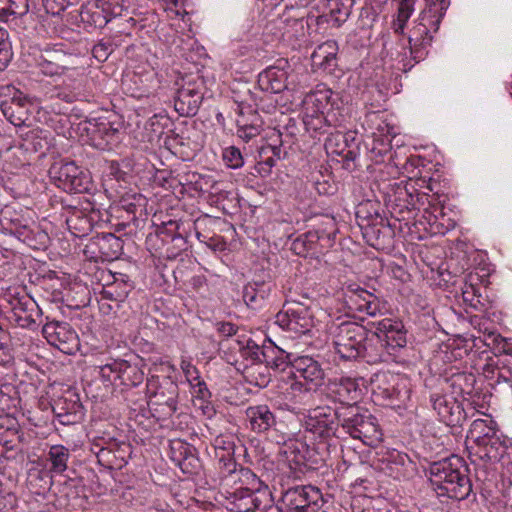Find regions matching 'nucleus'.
I'll use <instances>...</instances> for the list:
<instances>
[{"instance_id": "obj_1", "label": "nucleus", "mask_w": 512, "mask_h": 512, "mask_svg": "<svg viewBox=\"0 0 512 512\" xmlns=\"http://www.w3.org/2000/svg\"><path fill=\"white\" fill-rule=\"evenodd\" d=\"M468 466L462 457L451 455L429 466L430 481L438 496L464 500L472 492Z\"/></svg>"}, {"instance_id": "obj_2", "label": "nucleus", "mask_w": 512, "mask_h": 512, "mask_svg": "<svg viewBox=\"0 0 512 512\" xmlns=\"http://www.w3.org/2000/svg\"><path fill=\"white\" fill-rule=\"evenodd\" d=\"M377 341V333H370L357 322H342L333 336L336 353L346 361L364 359L367 363H377L379 354L370 353L369 347Z\"/></svg>"}, {"instance_id": "obj_3", "label": "nucleus", "mask_w": 512, "mask_h": 512, "mask_svg": "<svg viewBox=\"0 0 512 512\" xmlns=\"http://www.w3.org/2000/svg\"><path fill=\"white\" fill-rule=\"evenodd\" d=\"M239 480L242 484L231 493L232 504L237 512H266L273 506L274 500L269 487L265 485L249 468H240Z\"/></svg>"}, {"instance_id": "obj_4", "label": "nucleus", "mask_w": 512, "mask_h": 512, "mask_svg": "<svg viewBox=\"0 0 512 512\" xmlns=\"http://www.w3.org/2000/svg\"><path fill=\"white\" fill-rule=\"evenodd\" d=\"M342 432L371 447L382 440L376 417L357 404L341 406L340 434Z\"/></svg>"}, {"instance_id": "obj_5", "label": "nucleus", "mask_w": 512, "mask_h": 512, "mask_svg": "<svg viewBox=\"0 0 512 512\" xmlns=\"http://www.w3.org/2000/svg\"><path fill=\"white\" fill-rule=\"evenodd\" d=\"M147 405L158 421L169 419L176 411L179 387L171 377L151 376L146 383Z\"/></svg>"}, {"instance_id": "obj_6", "label": "nucleus", "mask_w": 512, "mask_h": 512, "mask_svg": "<svg viewBox=\"0 0 512 512\" xmlns=\"http://www.w3.org/2000/svg\"><path fill=\"white\" fill-rule=\"evenodd\" d=\"M325 501L319 488L301 485L286 490L281 497L280 512H319Z\"/></svg>"}, {"instance_id": "obj_7", "label": "nucleus", "mask_w": 512, "mask_h": 512, "mask_svg": "<svg viewBox=\"0 0 512 512\" xmlns=\"http://www.w3.org/2000/svg\"><path fill=\"white\" fill-rule=\"evenodd\" d=\"M49 174L55 184L66 192L84 193L92 186L89 173L74 162L55 163Z\"/></svg>"}, {"instance_id": "obj_8", "label": "nucleus", "mask_w": 512, "mask_h": 512, "mask_svg": "<svg viewBox=\"0 0 512 512\" xmlns=\"http://www.w3.org/2000/svg\"><path fill=\"white\" fill-rule=\"evenodd\" d=\"M341 407L317 406L309 411L305 428L319 438L340 437Z\"/></svg>"}, {"instance_id": "obj_9", "label": "nucleus", "mask_w": 512, "mask_h": 512, "mask_svg": "<svg viewBox=\"0 0 512 512\" xmlns=\"http://www.w3.org/2000/svg\"><path fill=\"white\" fill-rule=\"evenodd\" d=\"M99 375L103 381L122 385L125 387H136L144 380V372L138 363H131L128 360L117 359L99 367Z\"/></svg>"}, {"instance_id": "obj_10", "label": "nucleus", "mask_w": 512, "mask_h": 512, "mask_svg": "<svg viewBox=\"0 0 512 512\" xmlns=\"http://www.w3.org/2000/svg\"><path fill=\"white\" fill-rule=\"evenodd\" d=\"M204 82L199 77L183 79L174 98V107L183 117L197 114L204 97Z\"/></svg>"}, {"instance_id": "obj_11", "label": "nucleus", "mask_w": 512, "mask_h": 512, "mask_svg": "<svg viewBox=\"0 0 512 512\" xmlns=\"http://www.w3.org/2000/svg\"><path fill=\"white\" fill-rule=\"evenodd\" d=\"M42 334L49 344L58 348L63 353L71 354L78 348V335L67 322L47 321L43 325Z\"/></svg>"}, {"instance_id": "obj_12", "label": "nucleus", "mask_w": 512, "mask_h": 512, "mask_svg": "<svg viewBox=\"0 0 512 512\" xmlns=\"http://www.w3.org/2000/svg\"><path fill=\"white\" fill-rule=\"evenodd\" d=\"M433 20L435 18L429 15L428 12L422 11L418 23L410 30L408 36L410 53L417 62L424 59L427 54L425 49L431 45L433 40V36L430 33L431 29L436 32Z\"/></svg>"}, {"instance_id": "obj_13", "label": "nucleus", "mask_w": 512, "mask_h": 512, "mask_svg": "<svg viewBox=\"0 0 512 512\" xmlns=\"http://www.w3.org/2000/svg\"><path fill=\"white\" fill-rule=\"evenodd\" d=\"M52 411L63 425L79 423L85 415L80 396L73 389L66 390L60 397L54 400Z\"/></svg>"}, {"instance_id": "obj_14", "label": "nucleus", "mask_w": 512, "mask_h": 512, "mask_svg": "<svg viewBox=\"0 0 512 512\" xmlns=\"http://www.w3.org/2000/svg\"><path fill=\"white\" fill-rule=\"evenodd\" d=\"M237 103V135L245 142L260 135L263 130V120L247 99L235 101Z\"/></svg>"}, {"instance_id": "obj_15", "label": "nucleus", "mask_w": 512, "mask_h": 512, "mask_svg": "<svg viewBox=\"0 0 512 512\" xmlns=\"http://www.w3.org/2000/svg\"><path fill=\"white\" fill-rule=\"evenodd\" d=\"M284 312L278 315V321L288 330L305 334L313 325L312 315L308 306L294 300L283 305Z\"/></svg>"}, {"instance_id": "obj_16", "label": "nucleus", "mask_w": 512, "mask_h": 512, "mask_svg": "<svg viewBox=\"0 0 512 512\" xmlns=\"http://www.w3.org/2000/svg\"><path fill=\"white\" fill-rule=\"evenodd\" d=\"M430 402L433 409L439 415L440 420L447 426H462L466 421V412L461 403L456 399L440 393H432L430 395Z\"/></svg>"}, {"instance_id": "obj_17", "label": "nucleus", "mask_w": 512, "mask_h": 512, "mask_svg": "<svg viewBox=\"0 0 512 512\" xmlns=\"http://www.w3.org/2000/svg\"><path fill=\"white\" fill-rule=\"evenodd\" d=\"M359 380L362 379L344 376L330 380L327 384L328 397L342 406L356 404L357 400L361 397Z\"/></svg>"}, {"instance_id": "obj_18", "label": "nucleus", "mask_w": 512, "mask_h": 512, "mask_svg": "<svg viewBox=\"0 0 512 512\" xmlns=\"http://www.w3.org/2000/svg\"><path fill=\"white\" fill-rule=\"evenodd\" d=\"M1 225L10 234L17 237L20 241L32 248H38V245H45L48 235L40 231L37 227L33 229L19 218H8L6 215L1 220Z\"/></svg>"}, {"instance_id": "obj_19", "label": "nucleus", "mask_w": 512, "mask_h": 512, "mask_svg": "<svg viewBox=\"0 0 512 512\" xmlns=\"http://www.w3.org/2000/svg\"><path fill=\"white\" fill-rule=\"evenodd\" d=\"M367 224L362 225V234L368 245L375 249H383L393 237V230L389 224L385 225V219L375 213V216L366 217Z\"/></svg>"}, {"instance_id": "obj_20", "label": "nucleus", "mask_w": 512, "mask_h": 512, "mask_svg": "<svg viewBox=\"0 0 512 512\" xmlns=\"http://www.w3.org/2000/svg\"><path fill=\"white\" fill-rule=\"evenodd\" d=\"M508 448L509 445L506 437L497 432L490 436V438L486 437L477 446H471V454L484 462H498L507 453Z\"/></svg>"}, {"instance_id": "obj_21", "label": "nucleus", "mask_w": 512, "mask_h": 512, "mask_svg": "<svg viewBox=\"0 0 512 512\" xmlns=\"http://www.w3.org/2000/svg\"><path fill=\"white\" fill-rule=\"evenodd\" d=\"M11 309L15 321L23 328L35 329L42 317V310L37 302L29 296L15 299Z\"/></svg>"}, {"instance_id": "obj_22", "label": "nucleus", "mask_w": 512, "mask_h": 512, "mask_svg": "<svg viewBox=\"0 0 512 512\" xmlns=\"http://www.w3.org/2000/svg\"><path fill=\"white\" fill-rule=\"evenodd\" d=\"M392 193H387L385 203L392 217L398 221L408 220L413 214V203L407 200L409 197V189L406 185L395 183Z\"/></svg>"}, {"instance_id": "obj_23", "label": "nucleus", "mask_w": 512, "mask_h": 512, "mask_svg": "<svg viewBox=\"0 0 512 512\" xmlns=\"http://www.w3.org/2000/svg\"><path fill=\"white\" fill-rule=\"evenodd\" d=\"M171 460L184 474H197L200 460L195 455V448L182 441H173L170 446Z\"/></svg>"}, {"instance_id": "obj_24", "label": "nucleus", "mask_w": 512, "mask_h": 512, "mask_svg": "<svg viewBox=\"0 0 512 512\" xmlns=\"http://www.w3.org/2000/svg\"><path fill=\"white\" fill-rule=\"evenodd\" d=\"M245 415L250 430L257 434L266 433L277 424L274 412L266 404L247 407Z\"/></svg>"}, {"instance_id": "obj_25", "label": "nucleus", "mask_w": 512, "mask_h": 512, "mask_svg": "<svg viewBox=\"0 0 512 512\" xmlns=\"http://www.w3.org/2000/svg\"><path fill=\"white\" fill-rule=\"evenodd\" d=\"M353 4V0H330L329 14H323L317 17L313 15L308 16L306 24L307 26H310L313 23H316V25H323L324 23L332 22L334 26L339 27L341 24L346 22L350 16Z\"/></svg>"}, {"instance_id": "obj_26", "label": "nucleus", "mask_w": 512, "mask_h": 512, "mask_svg": "<svg viewBox=\"0 0 512 512\" xmlns=\"http://www.w3.org/2000/svg\"><path fill=\"white\" fill-rule=\"evenodd\" d=\"M287 72L284 67L275 65L268 67L258 75L260 93L278 94L286 89Z\"/></svg>"}, {"instance_id": "obj_27", "label": "nucleus", "mask_w": 512, "mask_h": 512, "mask_svg": "<svg viewBox=\"0 0 512 512\" xmlns=\"http://www.w3.org/2000/svg\"><path fill=\"white\" fill-rule=\"evenodd\" d=\"M332 229H314L302 234V239L311 254L323 253L324 251L331 248L334 244L336 237L335 224L329 222Z\"/></svg>"}, {"instance_id": "obj_28", "label": "nucleus", "mask_w": 512, "mask_h": 512, "mask_svg": "<svg viewBox=\"0 0 512 512\" xmlns=\"http://www.w3.org/2000/svg\"><path fill=\"white\" fill-rule=\"evenodd\" d=\"M132 454V446L128 444L118 445L109 450H97L98 463L110 470L122 469L130 459Z\"/></svg>"}, {"instance_id": "obj_29", "label": "nucleus", "mask_w": 512, "mask_h": 512, "mask_svg": "<svg viewBox=\"0 0 512 512\" xmlns=\"http://www.w3.org/2000/svg\"><path fill=\"white\" fill-rule=\"evenodd\" d=\"M114 280L102 287L100 296L113 302H124L134 285L126 274L118 273L113 275Z\"/></svg>"}, {"instance_id": "obj_30", "label": "nucleus", "mask_w": 512, "mask_h": 512, "mask_svg": "<svg viewBox=\"0 0 512 512\" xmlns=\"http://www.w3.org/2000/svg\"><path fill=\"white\" fill-rule=\"evenodd\" d=\"M92 144L99 148L105 149L109 144L117 138L118 129L114 128L110 122H88L85 127Z\"/></svg>"}, {"instance_id": "obj_31", "label": "nucleus", "mask_w": 512, "mask_h": 512, "mask_svg": "<svg viewBox=\"0 0 512 512\" xmlns=\"http://www.w3.org/2000/svg\"><path fill=\"white\" fill-rule=\"evenodd\" d=\"M292 369L295 371V377L303 378L315 384H318L324 378V370L321 365L309 356L293 358Z\"/></svg>"}, {"instance_id": "obj_32", "label": "nucleus", "mask_w": 512, "mask_h": 512, "mask_svg": "<svg viewBox=\"0 0 512 512\" xmlns=\"http://www.w3.org/2000/svg\"><path fill=\"white\" fill-rule=\"evenodd\" d=\"M93 245L98 248L100 257L104 261L116 260L123 250V241L112 233H102L93 240Z\"/></svg>"}, {"instance_id": "obj_33", "label": "nucleus", "mask_w": 512, "mask_h": 512, "mask_svg": "<svg viewBox=\"0 0 512 512\" xmlns=\"http://www.w3.org/2000/svg\"><path fill=\"white\" fill-rule=\"evenodd\" d=\"M338 45L334 40H328L316 47L311 55L314 66L332 72L337 66Z\"/></svg>"}, {"instance_id": "obj_34", "label": "nucleus", "mask_w": 512, "mask_h": 512, "mask_svg": "<svg viewBox=\"0 0 512 512\" xmlns=\"http://www.w3.org/2000/svg\"><path fill=\"white\" fill-rule=\"evenodd\" d=\"M344 122V115L337 109L330 108L326 114L315 118L308 117L304 123L307 131L327 133L329 128L341 127Z\"/></svg>"}, {"instance_id": "obj_35", "label": "nucleus", "mask_w": 512, "mask_h": 512, "mask_svg": "<svg viewBox=\"0 0 512 512\" xmlns=\"http://www.w3.org/2000/svg\"><path fill=\"white\" fill-rule=\"evenodd\" d=\"M71 458L70 450L64 445H52L45 454L47 471L52 474H63L68 468Z\"/></svg>"}, {"instance_id": "obj_36", "label": "nucleus", "mask_w": 512, "mask_h": 512, "mask_svg": "<svg viewBox=\"0 0 512 512\" xmlns=\"http://www.w3.org/2000/svg\"><path fill=\"white\" fill-rule=\"evenodd\" d=\"M270 291V284L265 282H249L243 288L242 297L248 307L259 309L263 306Z\"/></svg>"}, {"instance_id": "obj_37", "label": "nucleus", "mask_w": 512, "mask_h": 512, "mask_svg": "<svg viewBox=\"0 0 512 512\" xmlns=\"http://www.w3.org/2000/svg\"><path fill=\"white\" fill-rule=\"evenodd\" d=\"M79 16L84 24L94 28H103L110 21L108 10L104 5L100 7L97 3L82 5Z\"/></svg>"}, {"instance_id": "obj_38", "label": "nucleus", "mask_w": 512, "mask_h": 512, "mask_svg": "<svg viewBox=\"0 0 512 512\" xmlns=\"http://www.w3.org/2000/svg\"><path fill=\"white\" fill-rule=\"evenodd\" d=\"M384 339L388 347L392 349L402 348L406 345V331L402 322L385 320L381 323Z\"/></svg>"}, {"instance_id": "obj_39", "label": "nucleus", "mask_w": 512, "mask_h": 512, "mask_svg": "<svg viewBox=\"0 0 512 512\" xmlns=\"http://www.w3.org/2000/svg\"><path fill=\"white\" fill-rule=\"evenodd\" d=\"M264 363L275 371H285L288 367L292 368L293 359L291 354L286 353L281 348L277 347L274 343L270 342L265 346Z\"/></svg>"}, {"instance_id": "obj_40", "label": "nucleus", "mask_w": 512, "mask_h": 512, "mask_svg": "<svg viewBox=\"0 0 512 512\" xmlns=\"http://www.w3.org/2000/svg\"><path fill=\"white\" fill-rule=\"evenodd\" d=\"M245 381L259 388H265L271 382L270 368L266 363L251 364L244 368Z\"/></svg>"}, {"instance_id": "obj_41", "label": "nucleus", "mask_w": 512, "mask_h": 512, "mask_svg": "<svg viewBox=\"0 0 512 512\" xmlns=\"http://www.w3.org/2000/svg\"><path fill=\"white\" fill-rule=\"evenodd\" d=\"M70 215L66 218V224L75 236H85L92 230L91 220L76 206H67Z\"/></svg>"}, {"instance_id": "obj_42", "label": "nucleus", "mask_w": 512, "mask_h": 512, "mask_svg": "<svg viewBox=\"0 0 512 512\" xmlns=\"http://www.w3.org/2000/svg\"><path fill=\"white\" fill-rule=\"evenodd\" d=\"M492 420L476 419L472 422L467 435V441H472L474 446L499 432L493 425Z\"/></svg>"}, {"instance_id": "obj_43", "label": "nucleus", "mask_w": 512, "mask_h": 512, "mask_svg": "<svg viewBox=\"0 0 512 512\" xmlns=\"http://www.w3.org/2000/svg\"><path fill=\"white\" fill-rule=\"evenodd\" d=\"M413 467L414 463L407 454L398 451H393L389 454L388 468L394 478L400 479L405 477Z\"/></svg>"}, {"instance_id": "obj_44", "label": "nucleus", "mask_w": 512, "mask_h": 512, "mask_svg": "<svg viewBox=\"0 0 512 512\" xmlns=\"http://www.w3.org/2000/svg\"><path fill=\"white\" fill-rule=\"evenodd\" d=\"M332 95L333 92L330 89H317L305 96L303 105H308L309 107H313L318 111H327L330 108H333V104L331 103Z\"/></svg>"}, {"instance_id": "obj_45", "label": "nucleus", "mask_w": 512, "mask_h": 512, "mask_svg": "<svg viewBox=\"0 0 512 512\" xmlns=\"http://www.w3.org/2000/svg\"><path fill=\"white\" fill-rule=\"evenodd\" d=\"M414 5L415 0H400L397 19L393 23L395 33L404 34L406 23L414 11Z\"/></svg>"}, {"instance_id": "obj_46", "label": "nucleus", "mask_w": 512, "mask_h": 512, "mask_svg": "<svg viewBox=\"0 0 512 512\" xmlns=\"http://www.w3.org/2000/svg\"><path fill=\"white\" fill-rule=\"evenodd\" d=\"M26 149H32L34 152L45 154L49 149V140L42 130H32L25 139Z\"/></svg>"}, {"instance_id": "obj_47", "label": "nucleus", "mask_w": 512, "mask_h": 512, "mask_svg": "<svg viewBox=\"0 0 512 512\" xmlns=\"http://www.w3.org/2000/svg\"><path fill=\"white\" fill-rule=\"evenodd\" d=\"M4 6L0 8V17L6 15L23 16L29 10L28 0H0Z\"/></svg>"}, {"instance_id": "obj_48", "label": "nucleus", "mask_w": 512, "mask_h": 512, "mask_svg": "<svg viewBox=\"0 0 512 512\" xmlns=\"http://www.w3.org/2000/svg\"><path fill=\"white\" fill-rule=\"evenodd\" d=\"M13 57L12 45L9 33L0 27V70H4Z\"/></svg>"}, {"instance_id": "obj_49", "label": "nucleus", "mask_w": 512, "mask_h": 512, "mask_svg": "<svg viewBox=\"0 0 512 512\" xmlns=\"http://www.w3.org/2000/svg\"><path fill=\"white\" fill-rule=\"evenodd\" d=\"M250 100L253 102L252 105L255 106L256 109H261L267 113H270L272 110L276 109L277 101L273 98V94L262 93L260 95L258 92L248 91Z\"/></svg>"}, {"instance_id": "obj_50", "label": "nucleus", "mask_w": 512, "mask_h": 512, "mask_svg": "<svg viewBox=\"0 0 512 512\" xmlns=\"http://www.w3.org/2000/svg\"><path fill=\"white\" fill-rule=\"evenodd\" d=\"M265 346L263 345L261 348L255 343V341L249 339L247 341V344L243 349L241 350L242 356L246 359H249L252 361L251 364H263L264 363V353Z\"/></svg>"}, {"instance_id": "obj_51", "label": "nucleus", "mask_w": 512, "mask_h": 512, "mask_svg": "<svg viewBox=\"0 0 512 512\" xmlns=\"http://www.w3.org/2000/svg\"><path fill=\"white\" fill-rule=\"evenodd\" d=\"M120 204L128 213L135 214L138 208L146 204V198L138 193L126 194L121 197Z\"/></svg>"}, {"instance_id": "obj_52", "label": "nucleus", "mask_w": 512, "mask_h": 512, "mask_svg": "<svg viewBox=\"0 0 512 512\" xmlns=\"http://www.w3.org/2000/svg\"><path fill=\"white\" fill-rule=\"evenodd\" d=\"M449 6L448 0H432V4L424 12H428L429 15L435 18L433 23L435 24V31H438L439 25L441 23L442 18L445 15V12Z\"/></svg>"}, {"instance_id": "obj_53", "label": "nucleus", "mask_w": 512, "mask_h": 512, "mask_svg": "<svg viewBox=\"0 0 512 512\" xmlns=\"http://www.w3.org/2000/svg\"><path fill=\"white\" fill-rule=\"evenodd\" d=\"M183 227V223L170 220L168 222L163 223V225L158 229L157 233L158 236L161 238L162 242L169 244L171 238L174 237L177 233H180Z\"/></svg>"}, {"instance_id": "obj_54", "label": "nucleus", "mask_w": 512, "mask_h": 512, "mask_svg": "<svg viewBox=\"0 0 512 512\" xmlns=\"http://www.w3.org/2000/svg\"><path fill=\"white\" fill-rule=\"evenodd\" d=\"M223 159L226 164L233 169L240 168L244 165V158L239 148L230 146L224 149Z\"/></svg>"}, {"instance_id": "obj_55", "label": "nucleus", "mask_w": 512, "mask_h": 512, "mask_svg": "<svg viewBox=\"0 0 512 512\" xmlns=\"http://www.w3.org/2000/svg\"><path fill=\"white\" fill-rule=\"evenodd\" d=\"M347 290L350 293V295H348L349 301L355 305V307H357L359 303H365V301L369 300L372 296V293L356 284L349 285Z\"/></svg>"}, {"instance_id": "obj_56", "label": "nucleus", "mask_w": 512, "mask_h": 512, "mask_svg": "<svg viewBox=\"0 0 512 512\" xmlns=\"http://www.w3.org/2000/svg\"><path fill=\"white\" fill-rule=\"evenodd\" d=\"M78 1L79 0H42V3L47 13L59 15L69 5H75Z\"/></svg>"}, {"instance_id": "obj_57", "label": "nucleus", "mask_w": 512, "mask_h": 512, "mask_svg": "<svg viewBox=\"0 0 512 512\" xmlns=\"http://www.w3.org/2000/svg\"><path fill=\"white\" fill-rule=\"evenodd\" d=\"M122 444H128V442L118 440L115 436H111L109 433L104 432L102 435L95 437V447L97 450H109V448H114Z\"/></svg>"}, {"instance_id": "obj_58", "label": "nucleus", "mask_w": 512, "mask_h": 512, "mask_svg": "<svg viewBox=\"0 0 512 512\" xmlns=\"http://www.w3.org/2000/svg\"><path fill=\"white\" fill-rule=\"evenodd\" d=\"M219 469L224 475H231L237 472V463L231 453L223 451L219 457Z\"/></svg>"}, {"instance_id": "obj_59", "label": "nucleus", "mask_w": 512, "mask_h": 512, "mask_svg": "<svg viewBox=\"0 0 512 512\" xmlns=\"http://www.w3.org/2000/svg\"><path fill=\"white\" fill-rule=\"evenodd\" d=\"M169 244H172V255L174 256L187 249V233L185 227L182 228L180 233H177L171 238Z\"/></svg>"}, {"instance_id": "obj_60", "label": "nucleus", "mask_w": 512, "mask_h": 512, "mask_svg": "<svg viewBox=\"0 0 512 512\" xmlns=\"http://www.w3.org/2000/svg\"><path fill=\"white\" fill-rule=\"evenodd\" d=\"M3 113L4 115L9 119V121L14 124L15 126H20L25 122L24 115H27V110H17L13 109L12 106H6L3 107Z\"/></svg>"}, {"instance_id": "obj_61", "label": "nucleus", "mask_w": 512, "mask_h": 512, "mask_svg": "<svg viewBox=\"0 0 512 512\" xmlns=\"http://www.w3.org/2000/svg\"><path fill=\"white\" fill-rule=\"evenodd\" d=\"M112 52V44L110 42H99L92 48L93 56L100 62L107 60Z\"/></svg>"}, {"instance_id": "obj_62", "label": "nucleus", "mask_w": 512, "mask_h": 512, "mask_svg": "<svg viewBox=\"0 0 512 512\" xmlns=\"http://www.w3.org/2000/svg\"><path fill=\"white\" fill-rule=\"evenodd\" d=\"M215 326H216V330L219 333V335L223 336L225 338L235 335L238 331V326H236L235 324H233L231 322L221 321V322H217L215 324Z\"/></svg>"}, {"instance_id": "obj_63", "label": "nucleus", "mask_w": 512, "mask_h": 512, "mask_svg": "<svg viewBox=\"0 0 512 512\" xmlns=\"http://www.w3.org/2000/svg\"><path fill=\"white\" fill-rule=\"evenodd\" d=\"M30 105V102L26 95H24L20 90L17 91V94H15V97L12 98V100L9 102L7 106H12L13 109L27 110V107Z\"/></svg>"}, {"instance_id": "obj_64", "label": "nucleus", "mask_w": 512, "mask_h": 512, "mask_svg": "<svg viewBox=\"0 0 512 512\" xmlns=\"http://www.w3.org/2000/svg\"><path fill=\"white\" fill-rule=\"evenodd\" d=\"M17 91L18 89H16L13 85L0 86V96L5 98V100L2 101V106L6 107L12 98L15 97Z\"/></svg>"}]
</instances>
